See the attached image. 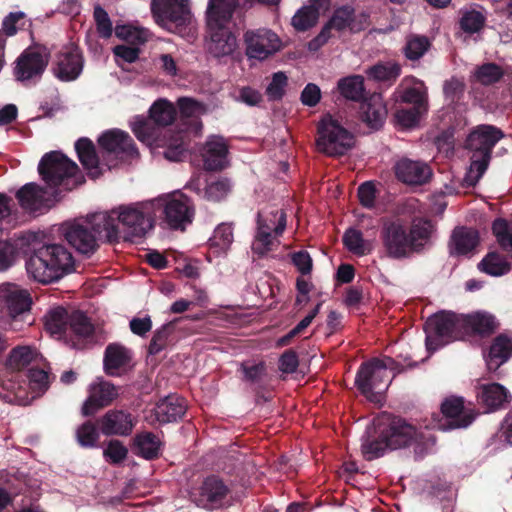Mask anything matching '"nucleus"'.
Returning <instances> with one entry per match:
<instances>
[{
  "label": "nucleus",
  "mask_w": 512,
  "mask_h": 512,
  "mask_svg": "<svg viewBox=\"0 0 512 512\" xmlns=\"http://www.w3.org/2000/svg\"><path fill=\"white\" fill-rule=\"evenodd\" d=\"M368 74L377 81H391L400 75V66L394 62L379 63L371 67Z\"/></svg>",
  "instance_id": "obj_51"
},
{
  "label": "nucleus",
  "mask_w": 512,
  "mask_h": 512,
  "mask_svg": "<svg viewBox=\"0 0 512 512\" xmlns=\"http://www.w3.org/2000/svg\"><path fill=\"white\" fill-rule=\"evenodd\" d=\"M115 35L133 44L144 43L147 40L146 30L131 25H117L115 27Z\"/></svg>",
  "instance_id": "obj_56"
},
{
  "label": "nucleus",
  "mask_w": 512,
  "mask_h": 512,
  "mask_svg": "<svg viewBox=\"0 0 512 512\" xmlns=\"http://www.w3.org/2000/svg\"><path fill=\"white\" fill-rule=\"evenodd\" d=\"M461 321L464 340L470 337H489L494 334L499 327V322L496 317L487 311L461 314Z\"/></svg>",
  "instance_id": "obj_18"
},
{
  "label": "nucleus",
  "mask_w": 512,
  "mask_h": 512,
  "mask_svg": "<svg viewBox=\"0 0 512 512\" xmlns=\"http://www.w3.org/2000/svg\"><path fill=\"white\" fill-rule=\"evenodd\" d=\"M479 242L478 232L470 228H456L451 236V252L464 255L472 251Z\"/></svg>",
  "instance_id": "obj_35"
},
{
  "label": "nucleus",
  "mask_w": 512,
  "mask_h": 512,
  "mask_svg": "<svg viewBox=\"0 0 512 512\" xmlns=\"http://www.w3.org/2000/svg\"><path fill=\"white\" fill-rule=\"evenodd\" d=\"M288 78L283 72L274 73L272 80L266 88V94L269 100L277 101L282 99L285 94Z\"/></svg>",
  "instance_id": "obj_57"
},
{
  "label": "nucleus",
  "mask_w": 512,
  "mask_h": 512,
  "mask_svg": "<svg viewBox=\"0 0 512 512\" xmlns=\"http://www.w3.org/2000/svg\"><path fill=\"white\" fill-rule=\"evenodd\" d=\"M127 449L118 440H111L107 448L104 450V456L113 463H118L124 460L127 456Z\"/></svg>",
  "instance_id": "obj_63"
},
{
  "label": "nucleus",
  "mask_w": 512,
  "mask_h": 512,
  "mask_svg": "<svg viewBox=\"0 0 512 512\" xmlns=\"http://www.w3.org/2000/svg\"><path fill=\"white\" fill-rule=\"evenodd\" d=\"M131 361V351L123 345L113 343L106 347L104 368L108 375L119 374L120 369L126 368Z\"/></svg>",
  "instance_id": "obj_32"
},
{
  "label": "nucleus",
  "mask_w": 512,
  "mask_h": 512,
  "mask_svg": "<svg viewBox=\"0 0 512 512\" xmlns=\"http://www.w3.org/2000/svg\"><path fill=\"white\" fill-rule=\"evenodd\" d=\"M394 365L395 361L390 357L373 358L361 364L355 378L356 387L369 401L381 402L393 378L388 369H393Z\"/></svg>",
  "instance_id": "obj_5"
},
{
  "label": "nucleus",
  "mask_w": 512,
  "mask_h": 512,
  "mask_svg": "<svg viewBox=\"0 0 512 512\" xmlns=\"http://www.w3.org/2000/svg\"><path fill=\"white\" fill-rule=\"evenodd\" d=\"M47 64V54L34 49H26L16 61L15 77L21 82L38 78L44 72Z\"/></svg>",
  "instance_id": "obj_19"
},
{
  "label": "nucleus",
  "mask_w": 512,
  "mask_h": 512,
  "mask_svg": "<svg viewBox=\"0 0 512 512\" xmlns=\"http://www.w3.org/2000/svg\"><path fill=\"white\" fill-rule=\"evenodd\" d=\"M278 219V224L272 227L268 220H271L272 213H258L257 231L252 243V250L259 256H263L272 251L279 244L278 238L283 234L286 228L285 212L274 213Z\"/></svg>",
  "instance_id": "obj_14"
},
{
  "label": "nucleus",
  "mask_w": 512,
  "mask_h": 512,
  "mask_svg": "<svg viewBox=\"0 0 512 512\" xmlns=\"http://www.w3.org/2000/svg\"><path fill=\"white\" fill-rule=\"evenodd\" d=\"M386 445L390 450L414 446L415 454L422 456L426 445L424 434L403 419H393L384 429Z\"/></svg>",
  "instance_id": "obj_12"
},
{
  "label": "nucleus",
  "mask_w": 512,
  "mask_h": 512,
  "mask_svg": "<svg viewBox=\"0 0 512 512\" xmlns=\"http://www.w3.org/2000/svg\"><path fill=\"white\" fill-rule=\"evenodd\" d=\"M132 131L143 143L151 145L156 137L155 128L144 118L136 117L132 122Z\"/></svg>",
  "instance_id": "obj_54"
},
{
  "label": "nucleus",
  "mask_w": 512,
  "mask_h": 512,
  "mask_svg": "<svg viewBox=\"0 0 512 512\" xmlns=\"http://www.w3.org/2000/svg\"><path fill=\"white\" fill-rule=\"evenodd\" d=\"M231 185L227 179H219L209 183L205 188V197L210 201H220L230 192Z\"/></svg>",
  "instance_id": "obj_59"
},
{
  "label": "nucleus",
  "mask_w": 512,
  "mask_h": 512,
  "mask_svg": "<svg viewBox=\"0 0 512 512\" xmlns=\"http://www.w3.org/2000/svg\"><path fill=\"white\" fill-rule=\"evenodd\" d=\"M31 298L27 290L10 283L0 285V311H6L11 317L10 327L12 330H20L18 326V317L22 320L28 317L31 306Z\"/></svg>",
  "instance_id": "obj_13"
},
{
  "label": "nucleus",
  "mask_w": 512,
  "mask_h": 512,
  "mask_svg": "<svg viewBox=\"0 0 512 512\" xmlns=\"http://www.w3.org/2000/svg\"><path fill=\"white\" fill-rule=\"evenodd\" d=\"M234 241L233 227L231 223L219 224L209 239L210 246L220 252H226Z\"/></svg>",
  "instance_id": "obj_45"
},
{
  "label": "nucleus",
  "mask_w": 512,
  "mask_h": 512,
  "mask_svg": "<svg viewBox=\"0 0 512 512\" xmlns=\"http://www.w3.org/2000/svg\"><path fill=\"white\" fill-rule=\"evenodd\" d=\"M98 142L105 151L114 154L118 158H135L138 156L132 138L121 130H110L103 133Z\"/></svg>",
  "instance_id": "obj_22"
},
{
  "label": "nucleus",
  "mask_w": 512,
  "mask_h": 512,
  "mask_svg": "<svg viewBox=\"0 0 512 512\" xmlns=\"http://www.w3.org/2000/svg\"><path fill=\"white\" fill-rule=\"evenodd\" d=\"M99 438L98 431L94 424L91 422H85L79 426L76 430L77 442L82 447H93L97 443Z\"/></svg>",
  "instance_id": "obj_58"
},
{
  "label": "nucleus",
  "mask_w": 512,
  "mask_h": 512,
  "mask_svg": "<svg viewBox=\"0 0 512 512\" xmlns=\"http://www.w3.org/2000/svg\"><path fill=\"white\" fill-rule=\"evenodd\" d=\"M512 355V340L504 335L497 336L489 352L488 365L490 368L497 369L504 364Z\"/></svg>",
  "instance_id": "obj_38"
},
{
  "label": "nucleus",
  "mask_w": 512,
  "mask_h": 512,
  "mask_svg": "<svg viewBox=\"0 0 512 512\" xmlns=\"http://www.w3.org/2000/svg\"><path fill=\"white\" fill-rule=\"evenodd\" d=\"M343 242L350 252L359 256L366 255L371 251L370 244L363 239L362 233L356 229H348L343 236Z\"/></svg>",
  "instance_id": "obj_47"
},
{
  "label": "nucleus",
  "mask_w": 512,
  "mask_h": 512,
  "mask_svg": "<svg viewBox=\"0 0 512 512\" xmlns=\"http://www.w3.org/2000/svg\"><path fill=\"white\" fill-rule=\"evenodd\" d=\"M89 396L82 405V414L90 416L101 408L110 405L117 397L118 390L110 382L97 381L92 383L88 389Z\"/></svg>",
  "instance_id": "obj_20"
},
{
  "label": "nucleus",
  "mask_w": 512,
  "mask_h": 512,
  "mask_svg": "<svg viewBox=\"0 0 512 512\" xmlns=\"http://www.w3.org/2000/svg\"><path fill=\"white\" fill-rule=\"evenodd\" d=\"M317 148L328 156H341L354 145L353 135L331 115H325L318 125Z\"/></svg>",
  "instance_id": "obj_8"
},
{
  "label": "nucleus",
  "mask_w": 512,
  "mask_h": 512,
  "mask_svg": "<svg viewBox=\"0 0 512 512\" xmlns=\"http://www.w3.org/2000/svg\"><path fill=\"white\" fill-rule=\"evenodd\" d=\"M78 158L88 174L92 178H97L102 174L99 161L95 153L93 143L86 138L79 139L75 144Z\"/></svg>",
  "instance_id": "obj_34"
},
{
  "label": "nucleus",
  "mask_w": 512,
  "mask_h": 512,
  "mask_svg": "<svg viewBox=\"0 0 512 512\" xmlns=\"http://www.w3.org/2000/svg\"><path fill=\"white\" fill-rule=\"evenodd\" d=\"M155 206L156 201H147L120 206L118 209L107 213L114 219V224L118 230V224L121 225L125 238L135 241V239L144 237L153 228Z\"/></svg>",
  "instance_id": "obj_6"
},
{
  "label": "nucleus",
  "mask_w": 512,
  "mask_h": 512,
  "mask_svg": "<svg viewBox=\"0 0 512 512\" xmlns=\"http://www.w3.org/2000/svg\"><path fill=\"white\" fill-rule=\"evenodd\" d=\"M381 240L387 255L391 258L401 259L413 253L408 233L399 222L385 223L381 231Z\"/></svg>",
  "instance_id": "obj_16"
},
{
  "label": "nucleus",
  "mask_w": 512,
  "mask_h": 512,
  "mask_svg": "<svg viewBox=\"0 0 512 512\" xmlns=\"http://www.w3.org/2000/svg\"><path fill=\"white\" fill-rule=\"evenodd\" d=\"M83 68V60L80 52L74 47H65L56 58L54 74L62 81L75 80Z\"/></svg>",
  "instance_id": "obj_25"
},
{
  "label": "nucleus",
  "mask_w": 512,
  "mask_h": 512,
  "mask_svg": "<svg viewBox=\"0 0 512 512\" xmlns=\"http://www.w3.org/2000/svg\"><path fill=\"white\" fill-rule=\"evenodd\" d=\"M69 316L70 314L61 307L49 310L44 316L46 330L51 335L66 338L68 334Z\"/></svg>",
  "instance_id": "obj_36"
},
{
  "label": "nucleus",
  "mask_w": 512,
  "mask_h": 512,
  "mask_svg": "<svg viewBox=\"0 0 512 512\" xmlns=\"http://www.w3.org/2000/svg\"><path fill=\"white\" fill-rule=\"evenodd\" d=\"M426 347L429 351L457 340H464L461 314L442 311L431 316L426 322Z\"/></svg>",
  "instance_id": "obj_7"
},
{
  "label": "nucleus",
  "mask_w": 512,
  "mask_h": 512,
  "mask_svg": "<svg viewBox=\"0 0 512 512\" xmlns=\"http://www.w3.org/2000/svg\"><path fill=\"white\" fill-rule=\"evenodd\" d=\"M151 10L156 22L173 33H180L192 19L189 0H152Z\"/></svg>",
  "instance_id": "obj_10"
},
{
  "label": "nucleus",
  "mask_w": 512,
  "mask_h": 512,
  "mask_svg": "<svg viewBox=\"0 0 512 512\" xmlns=\"http://www.w3.org/2000/svg\"><path fill=\"white\" fill-rule=\"evenodd\" d=\"M478 393L482 402L490 409H496L508 401V392L500 384L492 383L481 386Z\"/></svg>",
  "instance_id": "obj_41"
},
{
  "label": "nucleus",
  "mask_w": 512,
  "mask_h": 512,
  "mask_svg": "<svg viewBox=\"0 0 512 512\" xmlns=\"http://www.w3.org/2000/svg\"><path fill=\"white\" fill-rule=\"evenodd\" d=\"M41 357L36 349L30 346H19L11 351L10 362L15 368L20 369Z\"/></svg>",
  "instance_id": "obj_50"
},
{
  "label": "nucleus",
  "mask_w": 512,
  "mask_h": 512,
  "mask_svg": "<svg viewBox=\"0 0 512 512\" xmlns=\"http://www.w3.org/2000/svg\"><path fill=\"white\" fill-rule=\"evenodd\" d=\"M186 402L183 398L176 395H169L157 402L148 420L153 424H166L175 422L182 418L186 412Z\"/></svg>",
  "instance_id": "obj_23"
},
{
  "label": "nucleus",
  "mask_w": 512,
  "mask_h": 512,
  "mask_svg": "<svg viewBox=\"0 0 512 512\" xmlns=\"http://www.w3.org/2000/svg\"><path fill=\"white\" fill-rule=\"evenodd\" d=\"M331 0H309L296 11L291 19V25L299 32L306 31L318 22L319 16L329 10Z\"/></svg>",
  "instance_id": "obj_27"
},
{
  "label": "nucleus",
  "mask_w": 512,
  "mask_h": 512,
  "mask_svg": "<svg viewBox=\"0 0 512 512\" xmlns=\"http://www.w3.org/2000/svg\"><path fill=\"white\" fill-rule=\"evenodd\" d=\"M338 89L346 99L360 101L364 98V78L359 75L343 78L338 82Z\"/></svg>",
  "instance_id": "obj_43"
},
{
  "label": "nucleus",
  "mask_w": 512,
  "mask_h": 512,
  "mask_svg": "<svg viewBox=\"0 0 512 512\" xmlns=\"http://www.w3.org/2000/svg\"><path fill=\"white\" fill-rule=\"evenodd\" d=\"M98 426L103 435L128 436L131 434L135 422L130 413L113 409L98 419Z\"/></svg>",
  "instance_id": "obj_24"
},
{
  "label": "nucleus",
  "mask_w": 512,
  "mask_h": 512,
  "mask_svg": "<svg viewBox=\"0 0 512 512\" xmlns=\"http://www.w3.org/2000/svg\"><path fill=\"white\" fill-rule=\"evenodd\" d=\"M442 413L449 419L450 428H466L475 419V415L464 409L461 397L447 398L441 406Z\"/></svg>",
  "instance_id": "obj_31"
},
{
  "label": "nucleus",
  "mask_w": 512,
  "mask_h": 512,
  "mask_svg": "<svg viewBox=\"0 0 512 512\" xmlns=\"http://www.w3.org/2000/svg\"><path fill=\"white\" fill-rule=\"evenodd\" d=\"M500 129L492 125H480L467 138V148L472 152L466 181L475 185L488 168L491 152L495 144L503 138Z\"/></svg>",
  "instance_id": "obj_4"
},
{
  "label": "nucleus",
  "mask_w": 512,
  "mask_h": 512,
  "mask_svg": "<svg viewBox=\"0 0 512 512\" xmlns=\"http://www.w3.org/2000/svg\"><path fill=\"white\" fill-rule=\"evenodd\" d=\"M71 252L61 244H45L35 249L26 261L28 275L43 284L58 281L74 271Z\"/></svg>",
  "instance_id": "obj_3"
},
{
  "label": "nucleus",
  "mask_w": 512,
  "mask_h": 512,
  "mask_svg": "<svg viewBox=\"0 0 512 512\" xmlns=\"http://www.w3.org/2000/svg\"><path fill=\"white\" fill-rule=\"evenodd\" d=\"M368 26V16L366 14L355 15L354 9L345 5L337 8L329 21L322 28L320 33L312 39L308 47L310 50H317L324 45L331 37V30L349 31L356 33L364 30Z\"/></svg>",
  "instance_id": "obj_9"
},
{
  "label": "nucleus",
  "mask_w": 512,
  "mask_h": 512,
  "mask_svg": "<svg viewBox=\"0 0 512 512\" xmlns=\"http://www.w3.org/2000/svg\"><path fill=\"white\" fill-rule=\"evenodd\" d=\"M430 42L426 36L410 35L404 48L405 56L410 60L420 59L429 49Z\"/></svg>",
  "instance_id": "obj_49"
},
{
  "label": "nucleus",
  "mask_w": 512,
  "mask_h": 512,
  "mask_svg": "<svg viewBox=\"0 0 512 512\" xmlns=\"http://www.w3.org/2000/svg\"><path fill=\"white\" fill-rule=\"evenodd\" d=\"M134 442L137 453L145 459H154L160 454L162 443L159 437L151 432L139 433Z\"/></svg>",
  "instance_id": "obj_39"
},
{
  "label": "nucleus",
  "mask_w": 512,
  "mask_h": 512,
  "mask_svg": "<svg viewBox=\"0 0 512 512\" xmlns=\"http://www.w3.org/2000/svg\"><path fill=\"white\" fill-rule=\"evenodd\" d=\"M423 109L413 107L410 109H401L396 112V119L397 121L404 127H412L414 126L419 118L421 113L423 112Z\"/></svg>",
  "instance_id": "obj_64"
},
{
  "label": "nucleus",
  "mask_w": 512,
  "mask_h": 512,
  "mask_svg": "<svg viewBox=\"0 0 512 512\" xmlns=\"http://www.w3.org/2000/svg\"><path fill=\"white\" fill-rule=\"evenodd\" d=\"M115 35L133 44L144 43L147 40L146 30L131 25H117L115 27Z\"/></svg>",
  "instance_id": "obj_55"
},
{
  "label": "nucleus",
  "mask_w": 512,
  "mask_h": 512,
  "mask_svg": "<svg viewBox=\"0 0 512 512\" xmlns=\"http://www.w3.org/2000/svg\"><path fill=\"white\" fill-rule=\"evenodd\" d=\"M63 235L68 243L79 253L90 255L98 247V240L118 239V229L114 219L107 212H98L86 218L67 222L62 227Z\"/></svg>",
  "instance_id": "obj_2"
},
{
  "label": "nucleus",
  "mask_w": 512,
  "mask_h": 512,
  "mask_svg": "<svg viewBox=\"0 0 512 512\" xmlns=\"http://www.w3.org/2000/svg\"><path fill=\"white\" fill-rule=\"evenodd\" d=\"M178 106L181 115L186 118H193L196 129L200 130L202 125L197 121V119L204 113L203 105L191 98H180L178 100Z\"/></svg>",
  "instance_id": "obj_53"
},
{
  "label": "nucleus",
  "mask_w": 512,
  "mask_h": 512,
  "mask_svg": "<svg viewBox=\"0 0 512 512\" xmlns=\"http://www.w3.org/2000/svg\"><path fill=\"white\" fill-rule=\"evenodd\" d=\"M77 170L76 163L57 151L45 154L38 165V171L49 187L64 186L66 190L71 189L69 182Z\"/></svg>",
  "instance_id": "obj_11"
},
{
  "label": "nucleus",
  "mask_w": 512,
  "mask_h": 512,
  "mask_svg": "<svg viewBox=\"0 0 512 512\" xmlns=\"http://www.w3.org/2000/svg\"><path fill=\"white\" fill-rule=\"evenodd\" d=\"M158 206H164L165 221L170 228L184 229L192 222L194 208L188 197L183 194H176L168 197L164 202L158 200Z\"/></svg>",
  "instance_id": "obj_17"
},
{
  "label": "nucleus",
  "mask_w": 512,
  "mask_h": 512,
  "mask_svg": "<svg viewBox=\"0 0 512 512\" xmlns=\"http://www.w3.org/2000/svg\"><path fill=\"white\" fill-rule=\"evenodd\" d=\"M94 19L99 35L109 38L113 33L112 23L107 12L100 6L94 8Z\"/></svg>",
  "instance_id": "obj_60"
},
{
  "label": "nucleus",
  "mask_w": 512,
  "mask_h": 512,
  "mask_svg": "<svg viewBox=\"0 0 512 512\" xmlns=\"http://www.w3.org/2000/svg\"><path fill=\"white\" fill-rule=\"evenodd\" d=\"M503 76L500 66L494 63H486L476 68L475 79L483 85H491L498 82Z\"/></svg>",
  "instance_id": "obj_52"
},
{
  "label": "nucleus",
  "mask_w": 512,
  "mask_h": 512,
  "mask_svg": "<svg viewBox=\"0 0 512 512\" xmlns=\"http://www.w3.org/2000/svg\"><path fill=\"white\" fill-rule=\"evenodd\" d=\"M465 84L462 80L452 77L443 84V93L447 101L454 102L459 99L464 92Z\"/></svg>",
  "instance_id": "obj_61"
},
{
  "label": "nucleus",
  "mask_w": 512,
  "mask_h": 512,
  "mask_svg": "<svg viewBox=\"0 0 512 512\" xmlns=\"http://www.w3.org/2000/svg\"><path fill=\"white\" fill-rule=\"evenodd\" d=\"M291 260L302 275H308L311 273L313 261L307 251L302 250L291 254Z\"/></svg>",
  "instance_id": "obj_62"
},
{
  "label": "nucleus",
  "mask_w": 512,
  "mask_h": 512,
  "mask_svg": "<svg viewBox=\"0 0 512 512\" xmlns=\"http://www.w3.org/2000/svg\"><path fill=\"white\" fill-rule=\"evenodd\" d=\"M478 268L486 274L497 277L507 274L511 265L500 254L490 252L478 264Z\"/></svg>",
  "instance_id": "obj_42"
},
{
  "label": "nucleus",
  "mask_w": 512,
  "mask_h": 512,
  "mask_svg": "<svg viewBox=\"0 0 512 512\" xmlns=\"http://www.w3.org/2000/svg\"><path fill=\"white\" fill-rule=\"evenodd\" d=\"M245 53L249 59L266 60L282 48V41L270 29L248 30L243 36Z\"/></svg>",
  "instance_id": "obj_15"
},
{
  "label": "nucleus",
  "mask_w": 512,
  "mask_h": 512,
  "mask_svg": "<svg viewBox=\"0 0 512 512\" xmlns=\"http://www.w3.org/2000/svg\"><path fill=\"white\" fill-rule=\"evenodd\" d=\"M401 99L403 102L414 104V107L426 110L427 88L420 80H413V85L404 89Z\"/></svg>",
  "instance_id": "obj_46"
},
{
  "label": "nucleus",
  "mask_w": 512,
  "mask_h": 512,
  "mask_svg": "<svg viewBox=\"0 0 512 512\" xmlns=\"http://www.w3.org/2000/svg\"><path fill=\"white\" fill-rule=\"evenodd\" d=\"M236 7V0H209L206 13L205 47L214 58L234 54L238 42L228 25Z\"/></svg>",
  "instance_id": "obj_1"
},
{
  "label": "nucleus",
  "mask_w": 512,
  "mask_h": 512,
  "mask_svg": "<svg viewBox=\"0 0 512 512\" xmlns=\"http://www.w3.org/2000/svg\"><path fill=\"white\" fill-rule=\"evenodd\" d=\"M95 328L90 319L80 311L69 316L68 334L66 339L77 349H83L94 340Z\"/></svg>",
  "instance_id": "obj_21"
},
{
  "label": "nucleus",
  "mask_w": 512,
  "mask_h": 512,
  "mask_svg": "<svg viewBox=\"0 0 512 512\" xmlns=\"http://www.w3.org/2000/svg\"><path fill=\"white\" fill-rule=\"evenodd\" d=\"M228 493L227 486L217 477L207 478L200 489L197 505L205 509L219 507Z\"/></svg>",
  "instance_id": "obj_29"
},
{
  "label": "nucleus",
  "mask_w": 512,
  "mask_h": 512,
  "mask_svg": "<svg viewBox=\"0 0 512 512\" xmlns=\"http://www.w3.org/2000/svg\"><path fill=\"white\" fill-rule=\"evenodd\" d=\"M386 443L384 430L381 431L378 439L363 438L361 445L363 456L369 461L381 457L387 450H390Z\"/></svg>",
  "instance_id": "obj_48"
},
{
  "label": "nucleus",
  "mask_w": 512,
  "mask_h": 512,
  "mask_svg": "<svg viewBox=\"0 0 512 512\" xmlns=\"http://www.w3.org/2000/svg\"><path fill=\"white\" fill-rule=\"evenodd\" d=\"M176 115L175 107L167 100H158L150 108V118L159 126L170 125Z\"/></svg>",
  "instance_id": "obj_44"
},
{
  "label": "nucleus",
  "mask_w": 512,
  "mask_h": 512,
  "mask_svg": "<svg viewBox=\"0 0 512 512\" xmlns=\"http://www.w3.org/2000/svg\"><path fill=\"white\" fill-rule=\"evenodd\" d=\"M433 229L434 226L429 220L416 219L413 221L408 234L413 252L419 251L425 245L430 238Z\"/></svg>",
  "instance_id": "obj_40"
},
{
  "label": "nucleus",
  "mask_w": 512,
  "mask_h": 512,
  "mask_svg": "<svg viewBox=\"0 0 512 512\" xmlns=\"http://www.w3.org/2000/svg\"><path fill=\"white\" fill-rule=\"evenodd\" d=\"M363 121L372 128H379L386 117L387 111L380 95L374 94L361 105Z\"/></svg>",
  "instance_id": "obj_33"
},
{
  "label": "nucleus",
  "mask_w": 512,
  "mask_h": 512,
  "mask_svg": "<svg viewBox=\"0 0 512 512\" xmlns=\"http://www.w3.org/2000/svg\"><path fill=\"white\" fill-rule=\"evenodd\" d=\"M228 146L221 136H211L203 151L204 166L207 170H220L227 163Z\"/></svg>",
  "instance_id": "obj_30"
},
{
  "label": "nucleus",
  "mask_w": 512,
  "mask_h": 512,
  "mask_svg": "<svg viewBox=\"0 0 512 512\" xmlns=\"http://www.w3.org/2000/svg\"><path fill=\"white\" fill-rule=\"evenodd\" d=\"M16 197L20 206L29 212H41L50 207L48 192L36 183H27L21 187Z\"/></svg>",
  "instance_id": "obj_28"
},
{
  "label": "nucleus",
  "mask_w": 512,
  "mask_h": 512,
  "mask_svg": "<svg viewBox=\"0 0 512 512\" xmlns=\"http://www.w3.org/2000/svg\"><path fill=\"white\" fill-rule=\"evenodd\" d=\"M461 18L459 20L460 28L468 34L479 32L485 25L486 16L484 9L478 5L474 7L462 8L460 10Z\"/></svg>",
  "instance_id": "obj_37"
},
{
  "label": "nucleus",
  "mask_w": 512,
  "mask_h": 512,
  "mask_svg": "<svg viewBox=\"0 0 512 512\" xmlns=\"http://www.w3.org/2000/svg\"><path fill=\"white\" fill-rule=\"evenodd\" d=\"M397 178L408 185H423L432 177L430 166L423 161L403 158L395 165Z\"/></svg>",
  "instance_id": "obj_26"
}]
</instances>
